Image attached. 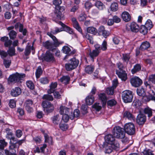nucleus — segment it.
<instances>
[{"instance_id":"nucleus-33","label":"nucleus","mask_w":155,"mask_h":155,"mask_svg":"<svg viewBox=\"0 0 155 155\" xmlns=\"http://www.w3.org/2000/svg\"><path fill=\"white\" fill-rule=\"evenodd\" d=\"M60 9V8L59 9H55L54 11V13L58 19L61 20L63 18V16L62 13L59 10Z\"/></svg>"},{"instance_id":"nucleus-61","label":"nucleus","mask_w":155,"mask_h":155,"mask_svg":"<svg viewBox=\"0 0 155 155\" xmlns=\"http://www.w3.org/2000/svg\"><path fill=\"white\" fill-rule=\"evenodd\" d=\"M59 127L62 130L65 131L68 129V126L67 124H59Z\"/></svg>"},{"instance_id":"nucleus-50","label":"nucleus","mask_w":155,"mask_h":155,"mask_svg":"<svg viewBox=\"0 0 155 155\" xmlns=\"http://www.w3.org/2000/svg\"><path fill=\"white\" fill-rule=\"evenodd\" d=\"M7 145V143L4 140H0V149H4Z\"/></svg>"},{"instance_id":"nucleus-43","label":"nucleus","mask_w":155,"mask_h":155,"mask_svg":"<svg viewBox=\"0 0 155 155\" xmlns=\"http://www.w3.org/2000/svg\"><path fill=\"white\" fill-rule=\"evenodd\" d=\"M42 71L41 67V66H39L38 67L35 73L36 78H39L41 75L42 74Z\"/></svg>"},{"instance_id":"nucleus-31","label":"nucleus","mask_w":155,"mask_h":155,"mask_svg":"<svg viewBox=\"0 0 155 155\" xmlns=\"http://www.w3.org/2000/svg\"><path fill=\"white\" fill-rule=\"evenodd\" d=\"M137 92V94L140 96H145L146 94V90L144 88H138Z\"/></svg>"},{"instance_id":"nucleus-15","label":"nucleus","mask_w":155,"mask_h":155,"mask_svg":"<svg viewBox=\"0 0 155 155\" xmlns=\"http://www.w3.org/2000/svg\"><path fill=\"white\" fill-rule=\"evenodd\" d=\"M115 137L112 134H108L105 137V140L108 144H112L115 140Z\"/></svg>"},{"instance_id":"nucleus-30","label":"nucleus","mask_w":155,"mask_h":155,"mask_svg":"<svg viewBox=\"0 0 155 155\" xmlns=\"http://www.w3.org/2000/svg\"><path fill=\"white\" fill-rule=\"evenodd\" d=\"M94 69V66L92 65L87 66L85 69V71L88 74H91L93 72Z\"/></svg>"},{"instance_id":"nucleus-10","label":"nucleus","mask_w":155,"mask_h":155,"mask_svg":"<svg viewBox=\"0 0 155 155\" xmlns=\"http://www.w3.org/2000/svg\"><path fill=\"white\" fill-rule=\"evenodd\" d=\"M42 59L48 62H53L54 58L53 54L49 51H47L45 55L43 56Z\"/></svg>"},{"instance_id":"nucleus-17","label":"nucleus","mask_w":155,"mask_h":155,"mask_svg":"<svg viewBox=\"0 0 155 155\" xmlns=\"http://www.w3.org/2000/svg\"><path fill=\"white\" fill-rule=\"evenodd\" d=\"M21 93V90L20 88H15L12 90L11 94L13 97H17Z\"/></svg>"},{"instance_id":"nucleus-6","label":"nucleus","mask_w":155,"mask_h":155,"mask_svg":"<svg viewBox=\"0 0 155 155\" xmlns=\"http://www.w3.org/2000/svg\"><path fill=\"white\" fill-rule=\"evenodd\" d=\"M125 132L130 135H133L135 132V128L133 124L129 123L126 124L124 126Z\"/></svg>"},{"instance_id":"nucleus-26","label":"nucleus","mask_w":155,"mask_h":155,"mask_svg":"<svg viewBox=\"0 0 155 155\" xmlns=\"http://www.w3.org/2000/svg\"><path fill=\"white\" fill-rule=\"evenodd\" d=\"M99 54V51H97L94 49L92 51L90 50L89 55L93 61L94 58L97 56Z\"/></svg>"},{"instance_id":"nucleus-57","label":"nucleus","mask_w":155,"mask_h":155,"mask_svg":"<svg viewBox=\"0 0 155 155\" xmlns=\"http://www.w3.org/2000/svg\"><path fill=\"white\" fill-rule=\"evenodd\" d=\"M132 104L134 106L137 108L140 105V101L138 99H136L134 101Z\"/></svg>"},{"instance_id":"nucleus-58","label":"nucleus","mask_w":155,"mask_h":155,"mask_svg":"<svg viewBox=\"0 0 155 155\" xmlns=\"http://www.w3.org/2000/svg\"><path fill=\"white\" fill-rule=\"evenodd\" d=\"M16 101L14 99H11L9 103V106L11 108H14L16 107Z\"/></svg>"},{"instance_id":"nucleus-46","label":"nucleus","mask_w":155,"mask_h":155,"mask_svg":"<svg viewBox=\"0 0 155 155\" xmlns=\"http://www.w3.org/2000/svg\"><path fill=\"white\" fill-rule=\"evenodd\" d=\"M117 103V101L113 99L108 100L107 102V106L110 107L115 106Z\"/></svg>"},{"instance_id":"nucleus-34","label":"nucleus","mask_w":155,"mask_h":155,"mask_svg":"<svg viewBox=\"0 0 155 155\" xmlns=\"http://www.w3.org/2000/svg\"><path fill=\"white\" fill-rule=\"evenodd\" d=\"M141 69V66L139 64H137L131 70V72L133 74H134L136 72L140 71Z\"/></svg>"},{"instance_id":"nucleus-44","label":"nucleus","mask_w":155,"mask_h":155,"mask_svg":"<svg viewBox=\"0 0 155 155\" xmlns=\"http://www.w3.org/2000/svg\"><path fill=\"white\" fill-rule=\"evenodd\" d=\"M31 49L32 50H33L34 48L33 47H32L31 48L30 46H27L25 51V54L26 56H28L31 53Z\"/></svg>"},{"instance_id":"nucleus-25","label":"nucleus","mask_w":155,"mask_h":155,"mask_svg":"<svg viewBox=\"0 0 155 155\" xmlns=\"http://www.w3.org/2000/svg\"><path fill=\"white\" fill-rule=\"evenodd\" d=\"M95 6L99 10H102L105 8L104 4L100 1H97L96 2Z\"/></svg>"},{"instance_id":"nucleus-3","label":"nucleus","mask_w":155,"mask_h":155,"mask_svg":"<svg viewBox=\"0 0 155 155\" xmlns=\"http://www.w3.org/2000/svg\"><path fill=\"white\" fill-rule=\"evenodd\" d=\"M79 61L75 58L71 59L66 64L65 68L67 71H70L76 68L78 65Z\"/></svg>"},{"instance_id":"nucleus-12","label":"nucleus","mask_w":155,"mask_h":155,"mask_svg":"<svg viewBox=\"0 0 155 155\" xmlns=\"http://www.w3.org/2000/svg\"><path fill=\"white\" fill-rule=\"evenodd\" d=\"M116 74L119 78H120L122 81H125L127 79V74L125 70L120 71L116 70Z\"/></svg>"},{"instance_id":"nucleus-28","label":"nucleus","mask_w":155,"mask_h":155,"mask_svg":"<svg viewBox=\"0 0 155 155\" xmlns=\"http://www.w3.org/2000/svg\"><path fill=\"white\" fill-rule=\"evenodd\" d=\"M99 99L101 100L103 104H105L107 100V97L105 93H100L98 95Z\"/></svg>"},{"instance_id":"nucleus-36","label":"nucleus","mask_w":155,"mask_h":155,"mask_svg":"<svg viewBox=\"0 0 155 155\" xmlns=\"http://www.w3.org/2000/svg\"><path fill=\"white\" fill-rule=\"evenodd\" d=\"M51 119L53 123L56 124H58L59 123L60 120V117L59 116V115L57 114L51 118Z\"/></svg>"},{"instance_id":"nucleus-49","label":"nucleus","mask_w":155,"mask_h":155,"mask_svg":"<svg viewBox=\"0 0 155 155\" xmlns=\"http://www.w3.org/2000/svg\"><path fill=\"white\" fill-rule=\"evenodd\" d=\"M124 116L129 119H131L133 118L132 114L130 112L128 111H126L124 112Z\"/></svg>"},{"instance_id":"nucleus-56","label":"nucleus","mask_w":155,"mask_h":155,"mask_svg":"<svg viewBox=\"0 0 155 155\" xmlns=\"http://www.w3.org/2000/svg\"><path fill=\"white\" fill-rule=\"evenodd\" d=\"M114 88H107L106 92L108 95H113L114 92Z\"/></svg>"},{"instance_id":"nucleus-29","label":"nucleus","mask_w":155,"mask_h":155,"mask_svg":"<svg viewBox=\"0 0 155 155\" xmlns=\"http://www.w3.org/2000/svg\"><path fill=\"white\" fill-rule=\"evenodd\" d=\"M105 148V153H111L113 151V149L112 147V145L110 144H108L105 145L104 146Z\"/></svg>"},{"instance_id":"nucleus-18","label":"nucleus","mask_w":155,"mask_h":155,"mask_svg":"<svg viewBox=\"0 0 155 155\" xmlns=\"http://www.w3.org/2000/svg\"><path fill=\"white\" fill-rule=\"evenodd\" d=\"M122 18L123 20L126 22L129 21L131 18L130 14L127 12H124L122 13Z\"/></svg>"},{"instance_id":"nucleus-47","label":"nucleus","mask_w":155,"mask_h":155,"mask_svg":"<svg viewBox=\"0 0 155 155\" xmlns=\"http://www.w3.org/2000/svg\"><path fill=\"white\" fill-rule=\"evenodd\" d=\"M19 27V31L20 32H22L23 35H25L27 32V31L25 28L23 29V25L21 23Z\"/></svg>"},{"instance_id":"nucleus-41","label":"nucleus","mask_w":155,"mask_h":155,"mask_svg":"<svg viewBox=\"0 0 155 155\" xmlns=\"http://www.w3.org/2000/svg\"><path fill=\"white\" fill-rule=\"evenodd\" d=\"M8 54L11 56L15 55V49L13 47H9L7 51Z\"/></svg>"},{"instance_id":"nucleus-53","label":"nucleus","mask_w":155,"mask_h":155,"mask_svg":"<svg viewBox=\"0 0 155 155\" xmlns=\"http://www.w3.org/2000/svg\"><path fill=\"white\" fill-rule=\"evenodd\" d=\"M152 94L149 95L147 96L146 95L143 96V99L146 102H149L151 101Z\"/></svg>"},{"instance_id":"nucleus-52","label":"nucleus","mask_w":155,"mask_h":155,"mask_svg":"<svg viewBox=\"0 0 155 155\" xmlns=\"http://www.w3.org/2000/svg\"><path fill=\"white\" fill-rule=\"evenodd\" d=\"M62 50L64 53L66 54H69L71 51L70 48L67 46H64L62 48Z\"/></svg>"},{"instance_id":"nucleus-38","label":"nucleus","mask_w":155,"mask_h":155,"mask_svg":"<svg viewBox=\"0 0 155 155\" xmlns=\"http://www.w3.org/2000/svg\"><path fill=\"white\" fill-rule=\"evenodd\" d=\"M130 58V54H123L122 59L124 62L128 63Z\"/></svg>"},{"instance_id":"nucleus-40","label":"nucleus","mask_w":155,"mask_h":155,"mask_svg":"<svg viewBox=\"0 0 155 155\" xmlns=\"http://www.w3.org/2000/svg\"><path fill=\"white\" fill-rule=\"evenodd\" d=\"M110 9L113 12L117 11L118 9V4L115 2L112 3L110 5Z\"/></svg>"},{"instance_id":"nucleus-19","label":"nucleus","mask_w":155,"mask_h":155,"mask_svg":"<svg viewBox=\"0 0 155 155\" xmlns=\"http://www.w3.org/2000/svg\"><path fill=\"white\" fill-rule=\"evenodd\" d=\"M59 81L65 85L68 84L70 81V78L68 76H64L61 78Z\"/></svg>"},{"instance_id":"nucleus-7","label":"nucleus","mask_w":155,"mask_h":155,"mask_svg":"<svg viewBox=\"0 0 155 155\" xmlns=\"http://www.w3.org/2000/svg\"><path fill=\"white\" fill-rule=\"evenodd\" d=\"M42 107L44 108V110H45L48 113L52 112L54 110V107L53 104L51 102L47 101H45L42 103Z\"/></svg>"},{"instance_id":"nucleus-39","label":"nucleus","mask_w":155,"mask_h":155,"mask_svg":"<svg viewBox=\"0 0 155 155\" xmlns=\"http://www.w3.org/2000/svg\"><path fill=\"white\" fill-rule=\"evenodd\" d=\"M112 145V147L113 150H119V144L118 142L115 140L112 144H110Z\"/></svg>"},{"instance_id":"nucleus-60","label":"nucleus","mask_w":155,"mask_h":155,"mask_svg":"<svg viewBox=\"0 0 155 155\" xmlns=\"http://www.w3.org/2000/svg\"><path fill=\"white\" fill-rule=\"evenodd\" d=\"M92 4L89 1H86L84 4V6L86 9L89 10L92 6Z\"/></svg>"},{"instance_id":"nucleus-5","label":"nucleus","mask_w":155,"mask_h":155,"mask_svg":"<svg viewBox=\"0 0 155 155\" xmlns=\"http://www.w3.org/2000/svg\"><path fill=\"white\" fill-rule=\"evenodd\" d=\"M10 145L9 147L10 150H5V153L6 155H12V154L14 153L16 154V150L15 149V148H18L19 146H18L16 142H12V141H10Z\"/></svg>"},{"instance_id":"nucleus-13","label":"nucleus","mask_w":155,"mask_h":155,"mask_svg":"<svg viewBox=\"0 0 155 155\" xmlns=\"http://www.w3.org/2000/svg\"><path fill=\"white\" fill-rule=\"evenodd\" d=\"M47 35L53 39L54 42L53 44L54 46L55 47L54 48L55 50H57L56 48L58 46L60 45L63 42L59 41L56 37L53 35L51 33L48 32Z\"/></svg>"},{"instance_id":"nucleus-35","label":"nucleus","mask_w":155,"mask_h":155,"mask_svg":"<svg viewBox=\"0 0 155 155\" xmlns=\"http://www.w3.org/2000/svg\"><path fill=\"white\" fill-rule=\"evenodd\" d=\"M148 30L149 29H148L145 25H141L139 30L141 33L145 35L147 33Z\"/></svg>"},{"instance_id":"nucleus-27","label":"nucleus","mask_w":155,"mask_h":155,"mask_svg":"<svg viewBox=\"0 0 155 155\" xmlns=\"http://www.w3.org/2000/svg\"><path fill=\"white\" fill-rule=\"evenodd\" d=\"M87 31L88 33L95 35L97 32V29L93 27H89L87 28Z\"/></svg>"},{"instance_id":"nucleus-11","label":"nucleus","mask_w":155,"mask_h":155,"mask_svg":"<svg viewBox=\"0 0 155 155\" xmlns=\"http://www.w3.org/2000/svg\"><path fill=\"white\" fill-rule=\"evenodd\" d=\"M43 46L47 49L52 51H54L55 49V47L54 46L53 43L49 41H47L43 42L42 44Z\"/></svg>"},{"instance_id":"nucleus-9","label":"nucleus","mask_w":155,"mask_h":155,"mask_svg":"<svg viewBox=\"0 0 155 155\" xmlns=\"http://www.w3.org/2000/svg\"><path fill=\"white\" fill-rule=\"evenodd\" d=\"M146 121V117L143 114H140L136 118V122L140 126L143 125Z\"/></svg>"},{"instance_id":"nucleus-23","label":"nucleus","mask_w":155,"mask_h":155,"mask_svg":"<svg viewBox=\"0 0 155 155\" xmlns=\"http://www.w3.org/2000/svg\"><path fill=\"white\" fill-rule=\"evenodd\" d=\"M94 101V97L93 95H90L86 98V103L88 105H91Z\"/></svg>"},{"instance_id":"nucleus-55","label":"nucleus","mask_w":155,"mask_h":155,"mask_svg":"<svg viewBox=\"0 0 155 155\" xmlns=\"http://www.w3.org/2000/svg\"><path fill=\"white\" fill-rule=\"evenodd\" d=\"M11 63V60H6L4 59L3 60V64L6 68H9Z\"/></svg>"},{"instance_id":"nucleus-62","label":"nucleus","mask_w":155,"mask_h":155,"mask_svg":"<svg viewBox=\"0 0 155 155\" xmlns=\"http://www.w3.org/2000/svg\"><path fill=\"white\" fill-rule=\"evenodd\" d=\"M6 132L7 133V138L9 139L12 137L13 135V133L10 129L8 128H6Z\"/></svg>"},{"instance_id":"nucleus-4","label":"nucleus","mask_w":155,"mask_h":155,"mask_svg":"<svg viewBox=\"0 0 155 155\" xmlns=\"http://www.w3.org/2000/svg\"><path fill=\"white\" fill-rule=\"evenodd\" d=\"M113 134L116 138L124 139L125 137V133L124 130L119 126H116L113 130Z\"/></svg>"},{"instance_id":"nucleus-59","label":"nucleus","mask_w":155,"mask_h":155,"mask_svg":"<svg viewBox=\"0 0 155 155\" xmlns=\"http://www.w3.org/2000/svg\"><path fill=\"white\" fill-rule=\"evenodd\" d=\"M42 98L43 99H46L50 101H52L53 100L52 96L48 94H45Z\"/></svg>"},{"instance_id":"nucleus-42","label":"nucleus","mask_w":155,"mask_h":155,"mask_svg":"<svg viewBox=\"0 0 155 155\" xmlns=\"http://www.w3.org/2000/svg\"><path fill=\"white\" fill-rule=\"evenodd\" d=\"M144 113L146 114H147L148 117H150L152 115V112L151 109L149 107L145 108L144 110Z\"/></svg>"},{"instance_id":"nucleus-22","label":"nucleus","mask_w":155,"mask_h":155,"mask_svg":"<svg viewBox=\"0 0 155 155\" xmlns=\"http://www.w3.org/2000/svg\"><path fill=\"white\" fill-rule=\"evenodd\" d=\"M80 112L78 109H76L74 110L73 113H71L70 115V118L71 120H73L75 117H77L79 116Z\"/></svg>"},{"instance_id":"nucleus-1","label":"nucleus","mask_w":155,"mask_h":155,"mask_svg":"<svg viewBox=\"0 0 155 155\" xmlns=\"http://www.w3.org/2000/svg\"><path fill=\"white\" fill-rule=\"evenodd\" d=\"M25 74H20L16 72L9 76L8 79V82L13 84L16 83H21L23 81V79L25 77Z\"/></svg>"},{"instance_id":"nucleus-21","label":"nucleus","mask_w":155,"mask_h":155,"mask_svg":"<svg viewBox=\"0 0 155 155\" xmlns=\"http://www.w3.org/2000/svg\"><path fill=\"white\" fill-rule=\"evenodd\" d=\"M60 113L61 114H68L70 109L64 106H61L60 108Z\"/></svg>"},{"instance_id":"nucleus-48","label":"nucleus","mask_w":155,"mask_h":155,"mask_svg":"<svg viewBox=\"0 0 155 155\" xmlns=\"http://www.w3.org/2000/svg\"><path fill=\"white\" fill-rule=\"evenodd\" d=\"M145 25L148 29H149V30L153 26L152 22L150 19H148Z\"/></svg>"},{"instance_id":"nucleus-2","label":"nucleus","mask_w":155,"mask_h":155,"mask_svg":"<svg viewBox=\"0 0 155 155\" xmlns=\"http://www.w3.org/2000/svg\"><path fill=\"white\" fill-rule=\"evenodd\" d=\"M134 94L133 92L129 90H125L121 94V97L125 103L131 102L133 100Z\"/></svg>"},{"instance_id":"nucleus-54","label":"nucleus","mask_w":155,"mask_h":155,"mask_svg":"<svg viewBox=\"0 0 155 155\" xmlns=\"http://www.w3.org/2000/svg\"><path fill=\"white\" fill-rule=\"evenodd\" d=\"M40 81L42 84H46L49 83V80L47 77H43L40 78Z\"/></svg>"},{"instance_id":"nucleus-32","label":"nucleus","mask_w":155,"mask_h":155,"mask_svg":"<svg viewBox=\"0 0 155 155\" xmlns=\"http://www.w3.org/2000/svg\"><path fill=\"white\" fill-rule=\"evenodd\" d=\"M83 36L84 38H86L87 40H88L89 42L93 44L94 43V41L93 38L89 34L87 33H86L85 34H84L82 32L81 34Z\"/></svg>"},{"instance_id":"nucleus-14","label":"nucleus","mask_w":155,"mask_h":155,"mask_svg":"<svg viewBox=\"0 0 155 155\" xmlns=\"http://www.w3.org/2000/svg\"><path fill=\"white\" fill-rule=\"evenodd\" d=\"M129 27L130 28L131 31L133 32H137L139 31V26L135 22L131 23Z\"/></svg>"},{"instance_id":"nucleus-8","label":"nucleus","mask_w":155,"mask_h":155,"mask_svg":"<svg viewBox=\"0 0 155 155\" xmlns=\"http://www.w3.org/2000/svg\"><path fill=\"white\" fill-rule=\"evenodd\" d=\"M130 82L132 85L135 87H138L142 84V80L138 77L135 76L131 78L130 79Z\"/></svg>"},{"instance_id":"nucleus-45","label":"nucleus","mask_w":155,"mask_h":155,"mask_svg":"<svg viewBox=\"0 0 155 155\" xmlns=\"http://www.w3.org/2000/svg\"><path fill=\"white\" fill-rule=\"evenodd\" d=\"M61 0H54L53 1V4L55 6V9L60 8V5L61 4Z\"/></svg>"},{"instance_id":"nucleus-51","label":"nucleus","mask_w":155,"mask_h":155,"mask_svg":"<svg viewBox=\"0 0 155 155\" xmlns=\"http://www.w3.org/2000/svg\"><path fill=\"white\" fill-rule=\"evenodd\" d=\"M74 27L81 34H82V29L80 27L78 21L73 23Z\"/></svg>"},{"instance_id":"nucleus-63","label":"nucleus","mask_w":155,"mask_h":155,"mask_svg":"<svg viewBox=\"0 0 155 155\" xmlns=\"http://www.w3.org/2000/svg\"><path fill=\"white\" fill-rule=\"evenodd\" d=\"M86 15L85 13H82L80 15L78 19L80 21H83L86 19Z\"/></svg>"},{"instance_id":"nucleus-16","label":"nucleus","mask_w":155,"mask_h":155,"mask_svg":"<svg viewBox=\"0 0 155 155\" xmlns=\"http://www.w3.org/2000/svg\"><path fill=\"white\" fill-rule=\"evenodd\" d=\"M58 24L64 28L65 31L68 32L69 34L72 35L74 34V32L72 29L64 24L62 22L59 21Z\"/></svg>"},{"instance_id":"nucleus-64","label":"nucleus","mask_w":155,"mask_h":155,"mask_svg":"<svg viewBox=\"0 0 155 155\" xmlns=\"http://www.w3.org/2000/svg\"><path fill=\"white\" fill-rule=\"evenodd\" d=\"M92 107L98 111L100 110L101 109V107L99 105V103H95L93 105Z\"/></svg>"},{"instance_id":"nucleus-37","label":"nucleus","mask_w":155,"mask_h":155,"mask_svg":"<svg viewBox=\"0 0 155 155\" xmlns=\"http://www.w3.org/2000/svg\"><path fill=\"white\" fill-rule=\"evenodd\" d=\"M8 35L10 39L14 40L16 37L17 33L15 31H10L9 32Z\"/></svg>"},{"instance_id":"nucleus-20","label":"nucleus","mask_w":155,"mask_h":155,"mask_svg":"<svg viewBox=\"0 0 155 155\" xmlns=\"http://www.w3.org/2000/svg\"><path fill=\"white\" fill-rule=\"evenodd\" d=\"M98 32L99 33L101 34L105 38H106L109 35L108 32L105 30V28L103 26H101L99 27Z\"/></svg>"},{"instance_id":"nucleus-24","label":"nucleus","mask_w":155,"mask_h":155,"mask_svg":"<svg viewBox=\"0 0 155 155\" xmlns=\"http://www.w3.org/2000/svg\"><path fill=\"white\" fill-rule=\"evenodd\" d=\"M150 46V43L147 41H145L141 44L140 49L141 50L143 51L147 49Z\"/></svg>"}]
</instances>
